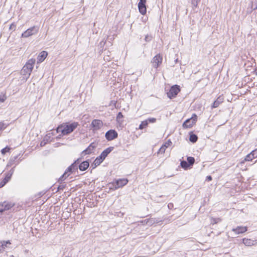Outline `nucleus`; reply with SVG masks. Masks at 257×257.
<instances>
[{
  "label": "nucleus",
  "instance_id": "nucleus-49",
  "mask_svg": "<svg viewBox=\"0 0 257 257\" xmlns=\"http://www.w3.org/2000/svg\"><path fill=\"white\" fill-rule=\"evenodd\" d=\"M217 221H220V220H220V219H219V218H217Z\"/></svg>",
  "mask_w": 257,
  "mask_h": 257
},
{
  "label": "nucleus",
  "instance_id": "nucleus-8",
  "mask_svg": "<svg viewBox=\"0 0 257 257\" xmlns=\"http://www.w3.org/2000/svg\"><path fill=\"white\" fill-rule=\"evenodd\" d=\"M163 60L162 56L160 54H157L156 55L151 61L153 66L154 68H158L160 65L162 63Z\"/></svg>",
  "mask_w": 257,
  "mask_h": 257
},
{
  "label": "nucleus",
  "instance_id": "nucleus-16",
  "mask_svg": "<svg viewBox=\"0 0 257 257\" xmlns=\"http://www.w3.org/2000/svg\"><path fill=\"white\" fill-rule=\"evenodd\" d=\"M95 148V145L94 143H92L89 145V146L82 152V153L84 155L90 154H91L94 148Z\"/></svg>",
  "mask_w": 257,
  "mask_h": 257
},
{
  "label": "nucleus",
  "instance_id": "nucleus-5",
  "mask_svg": "<svg viewBox=\"0 0 257 257\" xmlns=\"http://www.w3.org/2000/svg\"><path fill=\"white\" fill-rule=\"evenodd\" d=\"M197 115L195 114H193L192 117L186 120L183 124V127L184 128H190L195 123L197 120Z\"/></svg>",
  "mask_w": 257,
  "mask_h": 257
},
{
  "label": "nucleus",
  "instance_id": "nucleus-2",
  "mask_svg": "<svg viewBox=\"0 0 257 257\" xmlns=\"http://www.w3.org/2000/svg\"><path fill=\"white\" fill-rule=\"evenodd\" d=\"M62 135H67L73 132L77 128L79 124L77 122H73L71 123H63Z\"/></svg>",
  "mask_w": 257,
  "mask_h": 257
},
{
  "label": "nucleus",
  "instance_id": "nucleus-22",
  "mask_svg": "<svg viewBox=\"0 0 257 257\" xmlns=\"http://www.w3.org/2000/svg\"><path fill=\"white\" fill-rule=\"evenodd\" d=\"M11 244V243L9 240L0 242V252L4 251L5 248L8 247V244Z\"/></svg>",
  "mask_w": 257,
  "mask_h": 257
},
{
  "label": "nucleus",
  "instance_id": "nucleus-35",
  "mask_svg": "<svg viewBox=\"0 0 257 257\" xmlns=\"http://www.w3.org/2000/svg\"><path fill=\"white\" fill-rule=\"evenodd\" d=\"M7 99V96L5 94H1L0 95V101L1 102H4L6 99Z\"/></svg>",
  "mask_w": 257,
  "mask_h": 257
},
{
  "label": "nucleus",
  "instance_id": "nucleus-18",
  "mask_svg": "<svg viewBox=\"0 0 257 257\" xmlns=\"http://www.w3.org/2000/svg\"><path fill=\"white\" fill-rule=\"evenodd\" d=\"M89 166V162L88 161H85L82 162L79 165V169L80 171H85Z\"/></svg>",
  "mask_w": 257,
  "mask_h": 257
},
{
  "label": "nucleus",
  "instance_id": "nucleus-1",
  "mask_svg": "<svg viewBox=\"0 0 257 257\" xmlns=\"http://www.w3.org/2000/svg\"><path fill=\"white\" fill-rule=\"evenodd\" d=\"M80 163V159H78L73 163H72L66 170L63 175L59 178V181H64L67 177H68L70 173L72 172L73 170L77 169V165Z\"/></svg>",
  "mask_w": 257,
  "mask_h": 257
},
{
  "label": "nucleus",
  "instance_id": "nucleus-31",
  "mask_svg": "<svg viewBox=\"0 0 257 257\" xmlns=\"http://www.w3.org/2000/svg\"><path fill=\"white\" fill-rule=\"evenodd\" d=\"M167 148H168V146L166 145H163L159 150V153L161 154L164 153Z\"/></svg>",
  "mask_w": 257,
  "mask_h": 257
},
{
  "label": "nucleus",
  "instance_id": "nucleus-13",
  "mask_svg": "<svg viewBox=\"0 0 257 257\" xmlns=\"http://www.w3.org/2000/svg\"><path fill=\"white\" fill-rule=\"evenodd\" d=\"M255 158H257V149L252 151L250 154L246 155L244 160L245 161H250Z\"/></svg>",
  "mask_w": 257,
  "mask_h": 257
},
{
  "label": "nucleus",
  "instance_id": "nucleus-7",
  "mask_svg": "<svg viewBox=\"0 0 257 257\" xmlns=\"http://www.w3.org/2000/svg\"><path fill=\"white\" fill-rule=\"evenodd\" d=\"M105 136L106 140L110 141L117 138L118 134L114 130H110L105 133Z\"/></svg>",
  "mask_w": 257,
  "mask_h": 257
},
{
  "label": "nucleus",
  "instance_id": "nucleus-25",
  "mask_svg": "<svg viewBox=\"0 0 257 257\" xmlns=\"http://www.w3.org/2000/svg\"><path fill=\"white\" fill-rule=\"evenodd\" d=\"M197 139H198V137L195 134H191L190 135L189 140L191 142L194 143L196 142V141H197Z\"/></svg>",
  "mask_w": 257,
  "mask_h": 257
},
{
  "label": "nucleus",
  "instance_id": "nucleus-10",
  "mask_svg": "<svg viewBox=\"0 0 257 257\" xmlns=\"http://www.w3.org/2000/svg\"><path fill=\"white\" fill-rule=\"evenodd\" d=\"M128 183L127 179H119L115 181L114 185V189H118L125 185Z\"/></svg>",
  "mask_w": 257,
  "mask_h": 257
},
{
  "label": "nucleus",
  "instance_id": "nucleus-34",
  "mask_svg": "<svg viewBox=\"0 0 257 257\" xmlns=\"http://www.w3.org/2000/svg\"><path fill=\"white\" fill-rule=\"evenodd\" d=\"M35 63V59H31L28 61V62L26 64H30L31 66L33 67Z\"/></svg>",
  "mask_w": 257,
  "mask_h": 257
},
{
  "label": "nucleus",
  "instance_id": "nucleus-33",
  "mask_svg": "<svg viewBox=\"0 0 257 257\" xmlns=\"http://www.w3.org/2000/svg\"><path fill=\"white\" fill-rule=\"evenodd\" d=\"M63 126H64V124L62 123L60 125H59L57 128H56V132L57 133H60L61 132V134H62V131H63Z\"/></svg>",
  "mask_w": 257,
  "mask_h": 257
},
{
  "label": "nucleus",
  "instance_id": "nucleus-23",
  "mask_svg": "<svg viewBox=\"0 0 257 257\" xmlns=\"http://www.w3.org/2000/svg\"><path fill=\"white\" fill-rule=\"evenodd\" d=\"M159 221L157 220L156 218H149L148 219H146L142 221L143 223H146L148 224L149 225H152L155 223H158Z\"/></svg>",
  "mask_w": 257,
  "mask_h": 257
},
{
  "label": "nucleus",
  "instance_id": "nucleus-24",
  "mask_svg": "<svg viewBox=\"0 0 257 257\" xmlns=\"http://www.w3.org/2000/svg\"><path fill=\"white\" fill-rule=\"evenodd\" d=\"M254 240H252L250 239H248L246 238H244L242 239V242L246 246H251L254 244Z\"/></svg>",
  "mask_w": 257,
  "mask_h": 257
},
{
  "label": "nucleus",
  "instance_id": "nucleus-27",
  "mask_svg": "<svg viewBox=\"0 0 257 257\" xmlns=\"http://www.w3.org/2000/svg\"><path fill=\"white\" fill-rule=\"evenodd\" d=\"M187 160V162L190 166L193 165L195 162V159L192 157H188Z\"/></svg>",
  "mask_w": 257,
  "mask_h": 257
},
{
  "label": "nucleus",
  "instance_id": "nucleus-20",
  "mask_svg": "<svg viewBox=\"0 0 257 257\" xmlns=\"http://www.w3.org/2000/svg\"><path fill=\"white\" fill-rule=\"evenodd\" d=\"M103 160L98 156L95 159L93 163L91 164V167L92 169L95 168L96 167L99 165L103 162Z\"/></svg>",
  "mask_w": 257,
  "mask_h": 257
},
{
  "label": "nucleus",
  "instance_id": "nucleus-21",
  "mask_svg": "<svg viewBox=\"0 0 257 257\" xmlns=\"http://www.w3.org/2000/svg\"><path fill=\"white\" fill-rule=\"evenodd\" d=\"M47 55H48V54L46 51H43L41 52L40 53V55L38 57V62H42L43 61H44V60L46 58Z\"/></svg>",
  "mask_w": 257,
  "mask_h": 257
},
{
  "label": "nucleus",
  "instance_id": "nucleus-39",
  "mask_svg": "<svg viewBox=\"0 0 257 257\" xmlns=\"http://www.w3.org/2000/svg\"><path fill=\"white\" fill-rule=\"evenodd\" d=\"M114 185L115 183H112L109 184V187L110 189L111 190H116V189H114Z\"/></svg>",
  "mask_w": 257,
  "mask_h": 257
},
{
  "label": "nucleus",
  "instance_id": "nucleus-12",
  "mask_svg": "<svg viewBox=\"0 0 257 257\" xmlns=\"http://www.w3.org/2000/svg\"><path fill=\"white\" fill-rule=\"evenodd\" d=\"M91 125L95 130H98L103 125V122L99 119H94L91 122Z\"/></svg>",
  "mask_w": 257,
  "mask_h": 257
},
{
  "label": "nucleus",
  "instance_id": "nucleus-47",
  "mask_svg": "<svg viewBox=\"0 0 257 257\" xmlns=\"http://www.w3.org/2000/svg\"><path fill=\"white\" fill-rule=\"evenodd\" d=\"M148 36H146L145 37V41H148Z\"/></svg>",
  "mask_w": 257,
  "mask_h": 257
},
{
  "label": "nucleus",
  "instance_id": "nucleus-32",
  "mask_svg": "<svg viewBox=\"0 0 257 257\" xmlns=\"http://www.w3.org/2000/svg\"><path fill=\"white\" fill-rule=\"evenodd\" d=\"M10 150V148L7 146L6 147H5V148L3 149L2 150H1V153L3 154V155H5L6 154V153L7 152H9Z\"/></svg>",
  "mask_w": 257,
  "mask_h": 257
},
{
  "label": "nucleus",
  "instance_id": "nucleus-40",
  "mask_svg": "<svg viewBox=\"0 0 257 257\" xmlns=\"http://www.w3.org/2000/svg\"><path fill=\"white\" fill-rule=\"evenodd\" d=\"M168 207L169 209H172L174 207V205L172 203H169L168 204Z\"/></svg>",
  "mask_w": 257,
  "mask_h": 257
},
{
  "label": "nucleus",
  "instance_id": "nucleus-9",
  "mask_svg": "<svg viewBox=\"0 0 257 257\" xmlns=\"http://www.w3.org/2000/svg\"><path fill=\"white\" fill-rule=\"evenodd\" d=\"M146 0H140L138 4V9L140 13L142 15H145L147 12V8L146 6Z\"/></svg>",
  "mask_w": 257,
  "mask_h": 257
},
{
  "label": "nucleus",
  "instance_id": "nucleus-26",
  "mask_svg": "<svg viewBox=\"0 0 257 257\" xmlns=\"http://www.w3.org/2000/svg\"><path fill=\"white\" fill-rule=\"evenodd\" d=\"M148 125V120L143 121L139 125V129L143 130Z\"/></svg>",
  "mask_w": 257,
  "mask_h": 257
},
{
  "label": "nucleus",
  "instance_id": "nucleus-45",
  "mask_svg": "<svg viewBox=\"0 0 257 257\" xmlns=\"http://www.w3.org/2000/svg\"><path fill=\"white\" fill-rule=\"evenodd\" d=\"M171 144H172V142L170 141H168L164 145H166L168 146V147Z\"/></svg>",
  "mask_w": 257,
  "mask_h": 257
},
{
  "label": "nucleus",
  "instance_id": "nucleus-43",
  "mask_svg": "<svg viewBox=\"0 0 257 257\" xmlns=\"http://www.w3.org/2000/svg\"><path fill=\"white\" fill-rule=\"evenodd\" d=\"M212 179V178L211 176H207L206 178V181H211Z\"/></svg>",
  "mask_w": 257,
  "mask_h": 257
},
{
  "label": "nucleus",
  "instance_id": "nucleus-4",
  "mask_svg": "<svg viewBox=\"0 0 257 257\" xmlns=\"http://www.w3.org/2000/svg\"><path fill=\"white\" fill-rule=\"evenodd\" d=\"M180 91L179 86L177 85H173L171 87L169 92H167V96L169 98L172 99L175 97Z\"/></svg>",
  "mask_w": 257,
  "mask_h": 257
},
{
  "label": "nucleus",
  "instance_id": "nucleus-42",
  "mask_svg": "<svg viewBox=\"0 0 257 257\" xmlns=\"http://www.w3.org/2000/svg\"><path fill=\"white\" fill-rule=\"evenodd\" d=\"M123 117V115L121 112H118L117 115V118H120Z\"/></svg>",
  "mask_w": 257,
  "mask_h": 257
},
{
  "label": "nucleus",
  "instance_id": "nucleus-41",
  "mask_svg": "<svg viewBox=\"0 0 257 257\" xmlns=\"http://www.w3.org/2000/svg\"><path fill=\"white\" fill-rule=\"evenodd\" d=\"M65 185H63V184L60 185L58 187V190H63L65 188Z\"/></svg>",
  "mask_w": 257,
  "mask_h": 257
},
{
  "label": "nucleus",
  "instance_id": "nucleus-36",
  "mask_svg": "<svg viewBox=\"0 0 257 257\" xmlns=\"http://www.w3.org/2000/svg\"><path fill=\"white\" fill-rule=\"evenodd\" d=\"M16 25L14 23H12V24L10 25V28H9V29H10V30L13 31H15V30H16Z\"/></svg>",
  "mask_w": 257,
  "mask_h": 257
},
{
  "label": "nucleus",
  "instance_id": "nucleus-6",
  "mask_svg": "<svg viewBox=\"0 0 257 257\" xmlns=\"http://www.w3.org/2000/svg\"><path fill=\"white\" fill-rule=\"evenodd\" d=\"M14 172V169L12 168L6 174L5 178L0 183V188L3 187L11 180Z\"/></svg>",
  "mask_w": 257,
  "mask_h": 257
},
{
  "label": "nucleus",
  "instance_id": "nucleus-15",
  "mask_svg": "<svg viewBox=\"0 0 257 257\" xmlns=\"http://www.w3.org/2000/svg\"><path fill=\"white\" fill-rule=\"evenodd\" d=\"M113 147H109L104 150L99 156L103 160L107 156V155L112 151Z\"/></svg>",
  "mask_w": 257,
  "mask_h": 257
},
{
  "label": "nucleus",
  "instance_id": "nucleus-38",
  "mask_svg": "<svg viewBox=\"0 0 257 257\" xmlns=\"http://www.w3.org/2000/svg\"><path fill=\"white\" fill-rule=\"evenodd\" d=\"M147 120H148V122L154 123L156 121V118H149Z\"/></svg>",
  "mask_w": 257,
  "mask_h": 257
},
{
  "label": "nucleus",
  "instance_id": "nucleus-19",
  "mask_svg": "<svg viewBox=\"0 0 257 257\" xmlns=\"http://www.w3.org/2000/svg\"><path fill=\"white\" fill-rule=\"evenodd\" d=\"M33 69V66H31L30 64H26L22 69V71L26 74H30Z\"/></svg>",
  "mask_w": 257,
  "mask_h": 257
},
{
  "label": "nucleus",
  "instance_id": "nucleus-17",
  "mask_svg": "<svg viewBox=\"0 0 257 257\" xmlns=\"http://www.w3.org/2000/svg\"><path fill=\"white\" fill-rule=\"evenodd\" d=\"M223 101V98L221 96H219L214 101L212 105V108L217 107Z\"/></svg>",
  "mask_w": 257,
  "mask_h": 257
},
{
  "label": "nucleus",
  "instance_id": "nucleus-37",
  "mask_svg": "<svg viewBox=\"0 0 257 257\" xmlns=\"http://www.w3.org/2000/svg\"><path fill=\"white\" fill-rule=\"evenodd\" d=\"M6 125L3 122H0V131L4 130L6 127Z\"/></svg>",
  "mask_w": 257,
  "mask_h": 257
},
{
  "label": "nucleus",
  "instance_id": "nucleus-28",
  "mask_svg": "<svg viewBox=\"0 0 257 257\" xmlns=\"http://www.w3.org/2000/svg\"><path fill=\"white\" fill-rule=\"evenodd\" d=\"M180 165H181V166L182 168L185 169H187L190 166V165L188 164V162L185 161H181Z\"/></svg>",
  "mask_w": 257,
  "mask_h": 257
},
{
  "label": "nucleus",
  "instance_id": "nucleus-30",
  "mask_svg": "<svg viewBox=\"0 0 257 257\" xmlns=\"http://www.w3.org/2000/svg\"><path fill=\"white\" fill-rule=\"evenodd\" d=\"M18 158V156H16L15 157H14L13 158H12L11 159H10V164L11 165H13V164H15V165H17L18 163H19V162L17 161V162H15V160Z\"/></svg>",
  "mask_w": 257,
  "mask_h": 257
},
{
  "label": "nucleus",
  "instance_id": "nucleus-44",
  "mask_svg": "<svg viewBox=\"0 0 257 257\" xmlns=\"http://www.w3.org/2000/svg\"><path fill=\"white\" fill-rule=\"evenodd\" d=\"M254 7L253 8V6H252V9L253 10H257V1L256 2H255L254 4Z\"/></svg>",
  "mask_w": 257,
  "mask_h": 257
},
{
  "label": "nucleus",
  "instance_id": "nucleus-3",
  "mask_svg": "<svg viewBox=\"0 0 257 257\" xmlns=\"http://www.w3.org/2000/svg\"><path fill=\"white\" fill-rule=\"evenodd\" d=\"M39 28L38 26H34L27 29L22 33L21 37L23 38H28L38 33Z\"/></svg>",
  "mask_w": 257,
  "mask_h": 257
},
{
  "label": "nucleus",
  "instance_id": "nucleus-14",
  "mask_svg": "<svg viewBox=\"0 0 257 257\" xmlns=\"http://www.w3.org/2000/svg\"><path fill=\"white\" fill-rule=\"evenodd\" d=\"M247 230L246 226H237L235 228H233L232 231H233L236 234L240 233H243Z\"/></svg>",
  "mask_w": 257,
  "mask_h": 257
},
{
  "label": "nucleus",
  "instance_id": "nucleus-46",
  "mask_svg": "<svg viewBox=\"0 0 257 257\" xmlns=\"http://www.w3.org/2000/svg\"><path fill=\"white\" fill-rule=\"evenodd\" d=\"M45 144H46V143H45V142H44L43 141H42V142H41L40 145H41V146H44Z\"/></svg>",
  "mask_w": 257,
  "mask_h": 257
},
{
  "label": "nucleus",
  "instance_id": "nucleus-11",
  "mask_svg": "<svg viewBox=\"0 0 257 257\" xmlns=\"http://www.w3.org/2000/svg\"><path fill=\"white\" fill-rule=\"evenodd\" d=\"M14 204L11 202L5 201L3 203L0 204V211L3 212L5 210H9Z\"/></svg>",
  "mask_w": 257,
  "mask_h": 257
},
{
  "label": "nucleus",
  "instance_id": "nucleus-48",
  "mask_svg": "<svg viewBox=\"0 0 257 257\" xmlns=\"http://www.w3.org/2000/svg\"><path fill=\"white\" fill-rule=\"evenodd\" d=\"M63 136L62 134L61 135H59V136L57 137L58 138L60 139L61 138V136Z\"/></svg>",
  "mask_w": 257,
  "mask_h": 257
},
{
  "label": "nucleus",
  "instance_id": "nucleus-50",
  "mask_svg": "<svg viewBox=\"0 0 257 257\" xmlns=\"http://www.w3.org/2000/svg\"><path fill=\"white\" fill-rule=\"evenodd\" d=\"M217 221H220V220H220V219H219V218H217Z\"/></svg>",
  "mask_w": 257,
  "mask_h": 257
},
{
  "label": "nucleus",
  "instance_id": "nucleus-29",
  "mask_svg": "<svg viewBox=\"0 0 257 257\" xmlns=\"http://www.w3.org/2000/svg\"><path fill=\"white\" fill-rule=\"evenodd\" d=\"M200 1V0H191V4L193 9L197 7L198 4Z\"/></svg>",
  "mask_w": 257,
  "mask_h": 257
}]
</instances>
